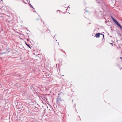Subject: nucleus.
I'll return each mask as SVG.
<instances>
[{"label": "nucleus", "mask_w": 122, "mask_h": 122, "mask_svg": "<svg viewBox=\"0 0 122 122\" xmlns=\"http://www.w3.org/2000/svg\"><path fill=\"white\" fill-rule=\"evenodd\" d=\"M112 19L114 21V22L117 24L118 26L119 27L121 28H122V27L121 25H120V24L118 23V22L114 18H113V17H112Z\"/></svg>", "instance_id": "1"}, {"label": "nucleus", "mask_w": 122, "mask_h": 122, "mask_svg": "<svg viewBox=\"0 0 122 122\" xmlns=\"http://www.w3.org/2000/svg\"><path fill=\"white\" fill-rule=\"evenodd\" d=\"M100 34L99 33H97L96 34L95 36L96 37H99Z\"/></svg>", "instance_id": "2"}, {"label": "nucleus", "mask_w": 122, "mask_h": 122, "mask_svg": "<svg viewBox=\"0 0 122 122\" xmlns=\"http://www.w3.org/2000/svg\"><path fill=\"white\" fill-rule=\"evenodd\" d=\"M26 45L27 46H29L30 48V46H29V45H28V44H27V43H26Z\"/></svg>", "instance_id": "3"}, {"label": "nucleus", "mask_w": 122, "mask_h": 122, "mask_svg": "<svg viewBox=\"0 0 122 122\" xmlns=\"http://www.w3.org/2000/svg\"><path fill=\"white\" fill-rule=\"evenodd\" d=\"M120 58H121V59H122V57H120Z\"/></svg>", "instance_id": "4"}, {"label": "nucleus", "mask_w": 122, "mask_h": 122, "mask_svg": "<svg viewBox=\"0 0 122 122\" xmlns=\"http://www.w3.org/2000/svg\"><path fill=\"white\" fill-rule=\"evenodd\" d=\"M103 36L104 37V35H103Z\"/></svg>", "instance_id": "5"}, {"label": "nucleus", "mask_w": 122, "mask_h": 122, "mask_svg": "<svg viewBox=\"0 0 122 122\" xmlns=\"http://www.w3.org/2000/svg\"><path fill=\"white\" fill-rule=\"evenodd\" d=\"M110 44H112L111 43H110Z\"/></svg>", "instance_id": "6"}]
</instances>
